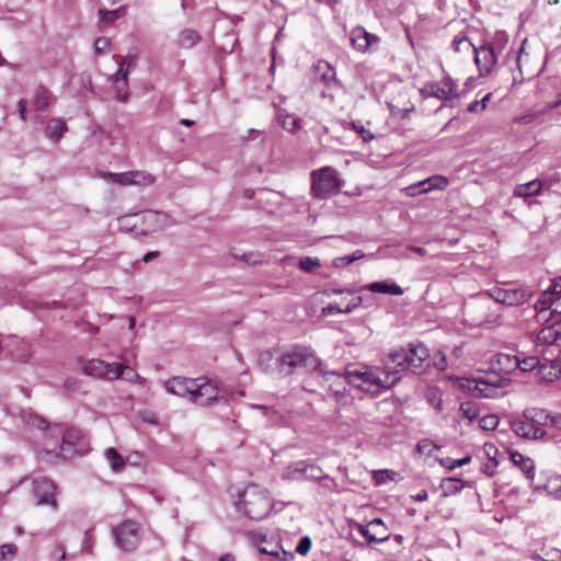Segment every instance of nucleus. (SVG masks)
Listing matches in <instances>:
<instances>
[{
    "label": "nucleus",
    "instance_id": "nucleus-1",
    "mask_svg": "<svg viewBox=\"0 0 561 561\" xmlns=\"http://www.w3.org/2000/svg\"><path fill=\"white\" fill-rule=\"evenodd\" d=\"M533 293L527 287L518 288H501L494 287L484 294H481L473 302L466 307V313L470 317L473 324L480 325L492 322L491 316L488 313L491 299L496 304L504 306H520L528 301Z\"/></svg>",
    "mask_w": 561,
    "mask_h": 561
},
{
    "label": "nucleus",
    "instance_id": "nucleus-2",
    "mask_svg": "<svg viewBox=\"0 0 561 561\" xmlns=\"http://www.w3.org/2000/svg\"><path fill=\"white\" fill-rule=\"evenodd\" d=\"M276 368L280 375L287 376L296 369L318 370L321 360L313 350L306 346H293L276 358Z\"/></svg>",
    "mask_w": 561,
    "mask_h": 561
},
{
    "label": "nucleus",
    "instance_id": "nucleus-3",
    "mask_svg": "<svg viewBox=\"0 0 561 561\" xmlns=\"http://www.w3.org/2000/svg\"><path fill=\"white\" fill-rule=\"evenodd\" d=\"M273 507L268 491L257 485L247 486L239 495L238 511L250 519L261 520L265 518Z\"/></svg>",
    "mask_w": 561,
    "mask_h": 561
},
{
    "label": "nucleus",
    "instance_id": "nucleus-4",
    "mask_svg": "<svg viewBox=\"0 0 561 561\" xmlns=\"http://www.w3.org/2000/svg\"><path fill=\"white\" fill-rule=\"evenodd\" d=\"M541 409L528 408L523 412V417L511 423L512 431L524 439H542L547 432L541 427Z\"/></svg>",
    "mask_w": 561,
    "mask_h": 561
},
{
    "label": "nucleus",
    "instance_id": "nucleus-5",
    "mask_svg": "<svg viewBox=\"0 0 561 561\" xmlns=\"http://www.w3.org/2000/svg\"><path fill=\"white\" fill-rule=\"evenodd\" d=\"M506 42V34L502 33L495 43L483 41L480 45L473 47L474 62L480 76H486L492 71L497 62L499 51Z\"/></svg>",
    "mask_w": 561,
    "mask_h": 561
},
{
    "label": "nucleus",
    "instance_id": "nucleus-6",
    "mask_svg": "<svg viewBox=\"0 0 561 561\" xmlns=\"http://www.w3.org/2000/svg\"><path fill=\"white\" fill-rule=\"evenodd\" d=\"M311 191L317 198H328L340 191L342 181L337 178L336 171L331 167L314 170L311 173Z\"/></svg>",
    "mask_w": 561,
    "mask_h": 561
},
{
    "label": "nucleus",
    "instance_id": "nucleus-7",
    "mask_svg": "<svg viewBox=\"0 0 561 561\" xmlns=\"http://www.w3.org/2000/svg\"><path fill=\"white\" fill-rule=\"evenodd\" d=\"M346 379L348 385L359 388L360 390L376 396L385 388L380 376L374 369H358L350 366L346 368Z\"/></svg>",
    "mask_w": 561,
    "mask_h": 561
},
{
    "label": "nucleus",
    "instance_id": "nucleus-8",
    "mask_svg": "<svg viewBox=\"0 0 561 561\" xmlns=\"http://www.w3.org/2000/svg\"><path fill=\"white\" fill-rule=\"evenodd\" d=\"M323 469L310 460H298L284 468L280 477L285 481H310L319 479Z\"/></svg>",
    "mask_w": 561,
    "mask_h": 561
},
{
    "label": "nucleus",
    "instance_id": "nucleus-9",
    "mask_svg": "<svg viewBox=\"0 0 561 561\" xmlns=\"http://www.w3.org/2000/svg\"><path fill=\"white\" fill-rule=\"evenodd\" d=\"M126 365L107 363L99 358L90 359L83 366V373L94 378L115 380L123 376Z\"/></svg>",
    "mask_w": 561,
    "mask_h": 561
},
{
    "label": "nucleus",
    "instance_id": "nucleus-10",
    "mask_svg": "<svg viewBox=\"0 0 561 561\" xmlns=\"http://www.w3.org/2000/svg\"><path fill=\"white\" fill-rule=\"evenodd\" d=\"M115 543L125 551L134 550L140 540V528L133 520H125L112 531Z\"/></svg>",
    "mask_w": 561,
    "mask_h": 561
},
{
    "label": "nucleus",
    "instance_id": "nucleus-11",
    "mask_svg": "<svg viewBox=\"0 0 561 561\" xmlns=\"http://www.w3.org/2000/svg\"><path fill=\"white\" fill-rule=\"evenodd\" d=\"M56 490L57 485L47 477H37L32 480V494L36 505H49L53 510H57Z\"/></svg>",
    "mask_w": 561,
    "mask_h": 561
},
{
    "label": "nucleus",
    "instance_id": "nucleus-12",
    "mask_svg": "<svg viewBox=\"0 0 561 561\" xmlns=\"http://www.w3.org/2000/svg\"><path fill=\"white\" fill-rule=\"evenodd\" d=\"M222 398L220 390L211 381L208 380L203 383H198L197 380H194L191 402L205 407L219 401Z\"/></svg>",
    "mask_w": 561,
    "mask_h": 561
},
{
    "label": "nucleus",
    "instance_id": "nucleus-13",
    "mask_svg": "<svg viewBox=\"0 0 561 561\" xmlns=\"http://www.w3.org/2000/svg\"><path fill=\"white\" fill-rule=\"evenodd\" d=\"M424 98H437L439 100H450L458 95L457 85L450 78H445L438 82H431L421 89Z\"/></svg>",
    "mask_w": 561,
    "mask_h": 561
},
{
    "label": "nucleus",
    "instance_id": "nucleus-14",
    "mask_svg": "<svg viewBox=\"0 0 561 561\" xmlns=\"http://www.w3.org/2000/svg\"><path fill=\"white\" fill-rule=\"evenodd\" d=\"M316 371V378L324 389L333 392L334 394L343 393L346 390L345 385L348 383V380L346 379V371L344 374L336 371H322L319 368Z\"/></svg>",
    "mask_w": 561,
    "mask_h": 561
},
{
    "label": "nucleus",
    "instance_id": "nucleus-15",
    "mask_svg": "<svg viewBox=\"0 0 561 561\" xmlns=\"http://www.w3.org/2000/svg\"><path fill=\"white\" fill-rule=\"evenodd\" d=\"M447 184H448V181L445 176L434 175V176H430L423 181H420L416 184L410 185L405 190H407L408 195L416 196L422 193H427L434 188L444 190L447 186Z\"/></svg>",
    "mask_w": 561,
    "mask_h": 561
},
{
    "label": "nucleus",
    "instance_id": "nucleus-16",
    "mask_svg": "<svg viewBox=\"0 0 561 561\" xmlns=\"http://www.w3.org/2000/svg\"><path fill=\"white\" fill-rule=\"evenodd\" d=\"M142 220L151 231L163 230L174 225V220L168 214L156 210L144 211Z\"/></svg>",
    "mask_w": 561,
    "mask_h": 561
},
{
    "label": "nucleus",
    "instance_id": "nucleus-17",
    "mask_svg": "<svg viewBox=\"0 0 561 561\" xmlns=\"http://www.w3.org/2000/svg\"><path fill=\"white\" fill-rule=\"evenodd\" d=\"M194 379L183 377H173L164 382L167 392L178 396L187 397L191 400L193 393Z\"/></svg>",
    "mask_w": 561,
    "mask_h": 561
},
{
    "label": "nucleus",
    "instance_id": "nucleus-18",
    "mask_svg": "<svg viewBox=\"0 0 561 561\" xmlns=\"http://www.w3.org/2000/svg\"><path fill=\"white\" fill-rule=\"evenodd\" d=\"M408 357V369L413 374L420 375L425 370V367L427 366L425 362L428 358V351L426 347L422 345L410 347Z\"/></svg>",
    "mask_w": 561,
    "mask_h": 561
},
{
    "label": "nucleus",
    "instance_id": "nucleus-19",
    "mask_svg": "<svg viewBox=\"0 0 561 561\" xmlns=\"http://www.w3.org/2000/svg\"><path fill=\"white\" fill-rule=\"evenodd\" d=\"M350 39L352 45L359 51H367L369 48L377 45L379 37L368 33L362 27H357L351 32Z\"/></svg>",
    "mask_w": 561,
    "mask_h": 561
},
{
    "label": "nucleus",
    "instance_id": "nucleus-20",
    "mask_svg": "<svg viewBox=\"0 0 561 561\" xmlns=\"http://www.w3.org/2000/svg\"><path fill=\"white\" fill-rule=\"evenodd\" d=\"M461 388L467 389L472 396L480 398H493L496 393L497 385L484 380L461 382Z\"/></svg>",
    "mask_w": 561,
    "mask_h": 561
},
{
    "label": "nucleus",
    "instance_id": "nucleus-21",
    "mask_svg": "<svg viewBox=\"0 0 561 561\" xmlns=\"http://www.w3.org/2000/svg\"><path fill=\"white\" fill-rule=\"evenodd\" d=\"M77 453L76 443L68 438H61V445L59 451L54 449H45L41 453V458L45 461H54L55 459H66L73 456Z\"/></svg>",
    "mask_w": 561,
    "mask_h": 561
},
{
    "label": "nucleus",
    "instance_id": "nucleus-22",
    "mask_svg": "<svg viewBox=\"0 0 561 561\" xmlns=\"http://www.w3.org/2000/svg\"><path fill=\"white\" fill-rule=\"evenodd\" d=\"M409 348L393 350L388 354V377L408 369Z\"/></svg>",
    "mask_w": 561,
    "mask_h": 561
},
{
    "label": "nucleus",
    "instance_id": "nucleus-23",
    "mask_svg": "<svg viewBox=\"0 0 561 561\" xmlns=\"http://www.w3.org/2000/svg\"><path fill=\"white\" fill-rule=\"evenodd\" d=\"M363 301L362 296H354L348 302H346L345 306H341L340 304H329L328 306L323 307L321 310L322 316H333L337 313H350L352 312L357 306H359Z\"/></svg>",
    "mask_w": 561,
    "mask_h": 561
},
{
    "label": "nucleus",
    "instance_id": "nucleus-24",
    "mask_svg": "<svg viewBox=\"0 0 561 561\" xmlns=\"http://www.w3.org/2000/svg\"><path fill=\"white\" fill-rule=\"evenodd\" d=\"M511 460L517 466L526 476L528 480L535 478V462L531 458L524 456L523 454L513 450L510 453Z\"/></svg>",
    "mask_w": 561,
    "mask_h": 561
},
{
    "label": "nucleus",
    "instance_id": "nucleus-25",
    "mask_svg": "<svg viewBox=\"0 0 561 561\" xmlns=\"http://www.w3.org/2000/svg\"><path fill=\"white\" fill-rule=\"evenodd\" d=\"M314 76L325 85H330L335 82V70L333 67L324 60H319L313 66Z\"/></svg>",
    "mask_w": 561,
    "mask_h": 561
},
{
    "label": "nucleus",
    "instance_id": "nucleus-26",
    "mask_svg": "<svg viewBox=\"0 0 561 561\" xmlns=\"http://www.w3.org/2000/svg\"><path fill=\"white\" fill-rule=\"evenodd\" d=\"M314 482L317 483L316 492L322 497L328 496L331 493H337L340 491L335 479L324 473V471Z\"/></svg>",
    "mask_w": 561,
    "mask_h": 561
},
{
    "label": "nucleus",
    "instance_id": "nucleus-27",
    "mask_svg": "<svg viewBox=\"0 0 561 561\" xmlns=\"http://www.w3.org/2000/svg\"><path fill=\"white\" fill-rule=\"evenodd\" d=\"M66 122L61 118H50L46 126V136L54 142H58L67 131Z\"/></svg>",
    "mask_w": 561,
    "mask_h": 561
},
{
    "label": "nucleus",
    "instance_id": "nucleus-28",
    "mask_svg": "<svg viewBox=\"0 0 561 561\" xmlns=\"http://www.w3.org/2000/svg\"><path fill=\"white\" fill-rule=\"evenodd\" d=\"M136 65V56L128 55L122 59L118 70L115 73V80L117 84L123 83V88L127 87V78L130 69H133Z\"/></svg>",
    "mask_w": 561,
    "mask_h": 561
},
{
    "label": "nucleus",
    "instance_id": "nucleus-29",
    "mask_svg": "<svg viewBox=\"0 0 561 561\" xmlns=\"http://www.w3.org/2000/svg\"><path fill=\"white\" fill-rule=\"evenodd\" d=\"M541 192V182L533 180L525 184H518L514 187L513 195L515 197H531L538 196Z\"/></svg>",
    "mask_w": 561,
    "mask_h": 561
},
{
    "label": "nucleus",
    "instance_id": "nucleus-30",
    "mask_svg": "<svg viewBox=\"0 0 561 561\" xmlns=\"http://www.w3.org/2000/svg\"><path fill=\"white\" fill-rule=\"evenodd\" d=\"M554 295L556 291L553 290V283L547 288L540 296V298L535 304V309L538 312H543L546 310H551V313H553V307H554Z\"/></svg>",
    "mask_w": 561,
    "mask_h": 561
},
{
    "label": "nucleus",
    "instance_id": "nucleus-31",
    "mask_svg": "<svg viewBox=\"0 0 561 561\" xmlns=\"http://www.w3.org/2000/svg\"><path fill=\"white\" fill-rule=\"evenodd\" d=\"M381 526H383L382 519L375 518L368 524L358 525V531L367 539L368 542H382L386 540V537H379L378 534H368L369 528H380Z\"/></svg>",
    "mask_w": 561,
    "mask_h": 561
},
{
    "label": "nucleus",
    "instance_id": "nucleus-32",
    "mask_svg": "<svg viewBox=\"0 0 561 561\" xmlns=\"http://www.w3.org/2000/svg\"><path fill=\"white\" fill-rule=\"evenodd\" d=\"M53 100L51 93L44 87H38L34 92L33 106L36 111L46 110Z\"/></svg>",
    "mask_w": 561,
    "mask_h": 561
},
{
    "label": "nucleus",
    "instance_id": "nucleus-33",
    "mask_svg": "<svg viewBox=\"0 0 561 561\" xmlns=\"http://www.w3.org/2000/svg\"><path fill=\"white\" fill-rule=\"evenodd\" d=\"M503 357L507 360V364L513 365L514 367H518L522 371H531L539 364L538 357L535 356L525 357L522 360L516 356L511 357L505 355Z\"/></svg>",
    "mask_w": 561,
    "mask_h": 561
},
{
    "label": "nucleus",
    "instance_id": "nucleus-34",
    "mask_svg": "<svg viewBox=\"0 0 561 561\" xmlns=\"http://www.w3.org/2000/svg\"><path fill=\"white\" fill-rule=\"evenodd\" d=\"M537 491H545L548 495L561 500V477L550 478L543 485L535 486Z\"/></svg>",
    "mask_w": 561,
    "mask_h": 561
},
{
    "label": "nucleus",
    "instance_id": "nucleus-35",
    "mask_svg": "<svg viewBox=\"0 0 561 561\" xmlns=\"http://www.w3.org/2000/svg\"><path fill=\"white\" fill-rule=\"evenodd\" d=\"M426 401L437 411H443V392L437 387H428L424 394Z\"/></svg>",
    "mask_w": 561,
    "mask_h": 561
},
{
    "label": "nucleus",
    "instance_id": "nucleus-36",
    "mask_svg": "<svg viewBox=\"0 0 561 561\" xmlns=\"http://www.w3.org/2000/svg\"><path fill=\"white\" fill-rule=\"evenodd\" d=\"M201 41V35L192 28L183 30L179 36V45L182 48H191Z\"/></svg>",
    "mask_w": 561,
    "mask_h": 561
},
{
    "label": "nucleus",
    "instance_id": "nucleus-37",
    "mask_svg": "<svg viewBox=\"0 0 561 561\" xmlns=\"http://www.w3.org/2000/svg\"><path fill=\"white\" fill-rule=\"evenodd\" d=\"M99 13L101 16L100 22L104 25H108L126 14V7L123 5L115 10L101 9Z\"/></svg>",
    "mask_w": 561,
    "mask_h": 561
},
{
    "label": "nucleus",
    "instance_id": "nucleus-38",
    "mask_svg": "<svg viewBox=\"0 0 561 561\" xmlns=\"http://www.w3.org/2000/svg\"><path fill=\"white\" fill-rule=\"evenodd\" d=\"M105 180H111L113 183L128 186L133 185V171L127 172H121V173H114V172H105L102 175Z\"/></svg>",
    "mask_w": 561,
    "mask_h": 561
},
{
    "label": "nucleus",
    "instance_id": "nucleus-39",
    "mask_svg": "<svg viewBox=\"0 0 561 561\" xmlns=\"http://www.w3.org/2000/svg\"><path fill=\"white\" fill-rule=\"evenodd\" d=\"M440 488L445 496L454 495L463 488L462 481L457 478H446L442 481Z\"/></svg>",
    "mask_w": 561,
    "mask_h": 561
},
{
    "label": "nucleus",
    "instance_id": "nucleus-40",
    "mask_svg": "<svg viewBox=\"0 0 561 561\" xmlns=\"http://www.w3.org/2000/svg\"><path fill=\"white\" fill-rule=\"evenodd\" d=\"M559 337L560 332L553 327H546L538 333V341L542 344L552 345L558 341Z\"/></svg>",
    "mask_w": 561,
    "mask_h": 561
},
{
    "label": "nucleus",
    "instance_id": "nucleus-41",
    "mask_svg": "<svg viewBox=\"0 0 561 561\" xmlns=\"http://www.w3.org/2000/svg\"><path fill=\"white\" fill-rule=\"evenodd\" d=\"M154 182L156 178L152 174L141 170L133 171V185L146 187L152 185Z\"/></svg>",
    "mask_w": 561,
    "mask_h": 561
},
{
    "label": "nucleus",
    "instance_id": "nucleus-42",
    "mask_svg": "<svg viewBox=\"0 0 561 561\" xmlns=\"http://www.w3.org/2000/svg\"><path fill=\"white\" fill-rule=\"evenodd\" d=\"M105 458L110 462L111 469L114 471H119L125 466V460L113 447L105 450Z\"/></svg>",
    "mask_w": 561,
    "mask_h": 561
},
{
    "label": "nucleus",
    "instance_id": "nucleus-43",
    "mask_svg": "<svg viewBox=\"0 0 561 561\" xmlns=\"http://www.w3.org/2000/svg\"><path fill=\"white\" fill-rule=\"evenodd\" d=\"M277 117L282 126L289 133H295L300 128L299 121L290 114L279 112Z\"/></svg>",
    "mask_w": 561,
    "mask_h": 561
},
{
    "label": "nucleus",
    "instance_id": "nucleus-44",
    "mask_svg": "<svg viewBox=\"0 0 561 561\" xmlns=\"http://www.w3.org/2000/svg\"><path fill=\"white\" fill-rule=\"evenodd\" d=\"M362 257H364V252L360 250H356L350 255L335 257L333 260L332 264L334 267L341 268V267L352 264L353 262H355Z\"/></svg>",
    "mask_w": 561,
    "mask_h": 561
},
{
    "label": "nucleus",
    "instance_id": "nucleus-45",
    "mask_svg": "<svg viewBox=\"0 0 561 561\" xmlns=\"http://www.w3.org/2000/svg\"><path fill=\"white\" fill-rule=\"evenodd\" d=\"M453 46L457 53H470L473 51L476 45L467 36H456L453 41Z\"/></svg>",
    "mask_w": 561,
    "mask_h": 561
},
{
    "label": "nucleus",
    "instance_id": "nucleus-46",
    "mask_svg": "<svg viewBox=\"0 0 561 561\" xmlns=\"http://www.w3.org/2000/svg\"><path fill=\"white\" fill-rule=\"evenodd\" d=\"M541 421L542 425H549L557 430H561V413L552 414L549 411L541 409Z\"/></svg>",
    "mask_w": 561,
    "mask_h": 561
},
{
    "label": "nucleus",
    "instance_id": "nucleus-47",
    "mask_svg": "<svg viewBox=\"0 0 561 561\" xmlns=\"http://www.w3.org/2000/svg\"><path fill=\"white\" fill-rule=\"evenodd\" d=\"M298 266L306 273H312L321 266V261L318 257L304 256L299 259Z\"/></svg>",
    "mask_w": 561,
    "mask_h": 561
},
{
    "label": "nucleus",
    "instance_id": "nucleus-48",
    "mask_svg": "<svg viewBox=\"0 0 561 561\" xmlns=\"http://www.w3.org/2000/svg\"><path fill=\"white\" fill-rule=\"evenodd\" d=\"M459 410H460L462 416L470 421L476 420L479 415L478 408L476 407V404L473 402H470V401L462 402L460 404Z\"/></svg>",
    "mask_w": 561,
    "mask_h": 561
},
{
    "label": "nucleus",
    "instance_id": "nucleus-49",
    "mask_svg": "<svg viewBox=\"0 0 561 561\" xmlns=\"http://www.w3.org/2000/svg\"><path fill=\"white\" fill-rule=\"evenodd\" d=\"M553 290L557 294L554 295L553 313L561 314V277L553 280Z\"/></svg>",
    "mask_w": 561,
    "mask_h": 561
},
{
    "label": "nucleus",
    "instance_id": "nucleus-50",
    "mask_svg": "<svg viewBox=\"0 0 561 561\" xmlns=\"http://www.w3.org/2000/svg\"><path fill=\"white\" fill-rule=\"evenodd\" d=\"M18 548L13 543H4L0 546V561L8 560L15 556Z\"/></svg>",
    "mask_w": 561,
    "mask_h": 561
},
{
    "label": "nucleus",
    "instance_id": "nucleus-51",
    "mask_svg": "<svg viewBox=\"0 0 561 561\" xmlns=\"http://www.w3.org/2000/svg\"><path fill=\"white\" fill-rule=\"evenodd\" d=\"M497 424H499V419L496 415H493V414L483 416L480 420V426L486 431L494 430L497 426Z\"/></svg>",
    "mask_w": 561,
    "mask_h": 561
},
{
    "label": "nucleus",
    "instance_id": "nucleus-52",
    "mask_svg": "<svg viewBox=\"0 0 561 561\" xmlns=\"http://www.w3.org/2000/svg\"><path fill=\"white\" fill-rule=\"evenodd\" d=\"M125 380L129 381V382H137V383H140L142 385L146 379L140 376L138 373H136L134 369L129 368L128 366H126V369L124 370V374H123Z\"/></svg>",
    "mask_w": 561,
    "mask_h": 561
},
{
    "label": "nucleus",
    "instance_id": "nucleus-53",
    "mask_svg": "<svg viewBox=\"0 0 561 561\" xmlns=\"http://www.w3.org/2000/svg\"><path fill=\"white\" fill-rule=\"evenodd\" d=\"M110 39L106 37H98L94 41V51L96 55L105 54L110 48Z\"/></svg>",
    "mask_w": 561,
    "mask_h": 561
},
{
    "label": "nucleus",
    "instance_id": "nucleus-54",
    "mask_svg": "<svg viewBox=\"0 0 561 561\" xmlns=\"http://www.w3.org/2000/svg\"><path fill=\"white\" fill-rule=\"evenodd\" d=\"M471 460V457L470 456H466L461 459H457V460H451V459H445V460H442V463L444 466H446L448 469H455V468H458V467H461L463 465H467L468 462H470Z\"/></svg>",
    "mask_w": 561,
    "mask_h": 561
},
{
    "label": "nucleus",
    "instance_id": "nucleus-55",
    "mask_svg": "<svg viewBox=\"0 0 561 561\" xmlns=\"http://www.w3.org/2000/svg\"><path fill=\"white\" fill-rule=\"evenodd\" d=\"M111 80L114 84V88H115V91H116V98L117 100L119 101H126L127 100V96H128V85L126 87V89L123 88V83H119L117 84L116 80H115V75H113L111 77Z\"/></svg>",
    "mask_w": 561,
    "mask_h": 561
},
{
    "label": "nucleus",
    "instance_id": "nucleus-56",
    "mask_svg": "<svg viewBox=\"0 0 561 561\" xmlns=\"http://www.w3.org/2000/svg\"><path fill=\"white\" fill-rule=\"evenodd\" d=\"M310 548H311V539L308 536H305L299 540V542L296 547V552L301 556H306L310 551Z\"/></svg>",
    "mask_w": 561,
    "mask_h": 561
},
{
    "label": "nucleus",
    "instance_id": "nucleus-57",
    "mask_svg": "<svg viewBox=\"0 0 561 561\" xmlns=\"http://www.w3.org/2000/svg\"><path fill=\"white\" fill-rule=\"evenodd\" d=\"M27 423L28 425L39 430H45L47 427V422L43 417L35 414H30Z\"/></svg>",
    "mask_w": 561,
    "mask_h": 561
},
{
    "label": "nucleus",
    "instance_id": "nucleus-58",
    "mask_svg": "<svg viewBox=\"0 0 561 561\" xmlns=\"http://www.w3.org/2000/svg\"><path fill=\"white\" fill-rule=\"evenodd\" d=\"M352 127L355 131H357L362 136L364 141H368L374 138V135L369 130L365 129V127L363 125H360L359 123L353 122Z\"/></svg>",
    "mask_w": 561,
    "mask_h": 561
},
{
    "label": "nucleus",
    "instance_id": "nucleus-59",
    "mask_svg": "<svg viewBox=\"0 0 561 561\" xmlns=\"http://www.w3.org/2000/svg\"><path fill=\"white\" fill-rule=\"evenodd\" d=\"M497 467V460L496 458H491L486 463L483 465L482 471L489 476L492 477L495 473V468Z\"/></svg>",
    "mask_w": 561,
    "mask_h": 561
},
{
    "label": "nucleus",
    "instance_id": "nucleus-60",
    "mask_svg": "<svg viewBox=\"0 0 561 561\" xmlns=\"http://www.w3.org/2000/svg\"><path fill=\"white\" fill-rule=\"evenodd\" d=\"M365 288L369 289L370 291L386 294V280L371 283L365 286Z\"/></svg>",
    "mask_w": 561,
    "mask_h": 561
},
{
    "label": "nucleus",
    "instance_id": "nucleus-61",
    "mask_svg": "<svg viewBox=\"0 0 561 561\" xmlns=\"http://www.w3.org/2000/svg\"><path fill=\"white\" fill-rule=\"evenodd\" d=\"M434 366L440 371L445 370L447 368V359H446L445 355H443V354L436 355L434 357Z\"/></svg>",
    "mask_w": 561,
    "mask_h": 561
},
{
    "label": "nucleus",
    "instance_id": "nucleus-62",
    "mask_svg": "<svg viewBox=\"0 0 561 561\" xmlns=\"http://www.w3.org/2000/svg\"><path fill=\"white\" fill-rule=\"evenodd\" d=\"M388 108L390 110L391 116H402L403 117L405 114L411 112L413 107L410 106V107H404L401 110V108H397L388 103Z\"/></svg>",
    "mask_w": 561,
    "mask_h": 561
},
{
    "label": "nucleus",
    "instance_id": "nucleus-63",
    "mask_svg": "<svg viewBox=\"0 0 561 561\" xmlns=\"http://www.w3.org/2000/svg\"><path fill=\"white\" fill-rule=\"evenodd\" d=\"M51 558L56 561H62L66 558L65 548L62 546H57L51 552Z\"/></svg>",
    "mask_w": 561,
    "mask_h": 561
},
{
    "label": "nucleus",
    "instance_id": "nucleus-64",
    "mask_svg": "<svg viewBox=\"0 0 561 561\" xmlns=\"http://www.w3.org/2000/svg\"><path fill=\"white\" fill-rule=\"evenodd\" d=\"M62 438H68L69 440L76 443V440L80 438V433L71 428L62 434Z\"/></svg>",
    "mask_w": 561,
    "mask_h": 561
}]
</instances>
